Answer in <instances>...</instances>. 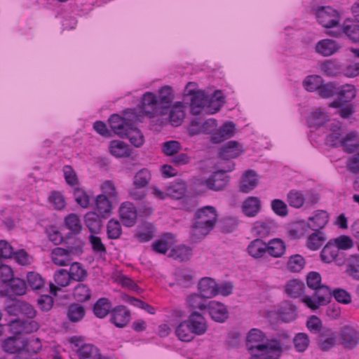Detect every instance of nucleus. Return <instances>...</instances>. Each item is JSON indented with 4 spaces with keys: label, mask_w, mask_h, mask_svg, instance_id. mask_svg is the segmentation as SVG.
<instances>
[{
    "label": "nucleus",
    "mask_w": 359,
    "mask_h": 359,
    "mask_svg": "<svg viewBox=\"0 0 359 359\" xmlns=\"http://www.w3.org/2000/svg\"><path fill=\"white\" fill-rule=\"evenodd\" d=\"M246 346L251 355H262L264 359H279L283 353V346L277 339H268L264 332L257 328L249 331Z\"/></svg>",
    "instance_id": "obj_1"
},
{
    "label": "nucleus",
    "mask_w": 359,
    "mask_h": 359,
    "mask_svg": "<svg viewBox=\"0 0 359 359\" xmlns=\"http://www.w3.org/2000/svg\"><path fill=\"white\" fill-rule=\"evenodd\" d=\"M194 219L191 230V238L197 242L204 238L214 229L218 219L217 211L213 206H204L196 211Z\"/></svg>",
    "instance_id": "obj_2"
},
{
    "label": "nucleus",
    "mask_w": 359,
    "mask_h": 359,
    "mask_svg": "<svg viewBox=\"0 0 359 359\" xmlns=\"http://www.w3.org/2000/svg\"><path fill=\"white\" fill-rule=\"evenodd\" d=\"M321 276L316 271H311L306 276V283L309 288L315 290L312 296H305L302 302L313 311L330 302V288L321 285Z\"/></svg>",
    "instance_id": "obj_3"
},
{
    "label": "nucleus",
    "mask_w": 359,
    "mask_h": 359,
    "mask_svg": "<svg viewBox=\"0 0 359 359\" xmlns=\"http://www.w3.org/2000/svg\"><path fill=\"white\" fill-rule=\"evenodd\" d=\"M124 116L122 118L118 114H113L109 118V123L111 130L121 137H123L124 133L131 122L136 123L140 121L139 116L136 114L135 109L127 110Z\"/></svg>",
    "instance_id": "obj_4"
},
{
    "label": "nucleus",
    "mask_w": 359,
    "mask_h": 359,
    "mask_svg": "<svg viewBox=\"0 0 359 359\" xmlns=\"http://www.w3.org/2000/svg\"><path fill=\"white\" fill-rule=\"evenodd\" d=\"M316 17L318 22L325 28L337 27L340 22L339 13L331 6H321L316 9Z\"/></svg>",
    "instance_id": "obj_5"
},
{
    "label": "nucleus",
    "mask_w": 359,
    "mask_h": 359,
    "mask_svg": "<svg viewBox=\"0 0 359 359\" xmlns=\"http://www.w3.org/2000/svg\"><path fill=\"white\" fill-rule=\"evenodd\" d=\"M320 258L325 263L329 264L334 262L338 266L344 264L347 259L345 252L339 250L331 241H329L323 248Z\"/></svg>",
    "instance_id": "obj_6"
},
{
    "label": "nucleus",
    "mask_w": 359,
    "mask_h": 359,
    "mask_svg": "<svg viewBox=\"0 0 359 359\" xmlns=\"http://www.w3.org/2000/svg\"><path fill=\"white\" fill-rule=\"evenodd\" d=\"M231 168L227 170H220L215 172L208 179L201 182V184L205 185L208 189L219 191L224 189L229 183V177L226 172L231 171Z\"/></svg>",
    "instance_id": "obj_7"
},
{
    "label": "nucleus",
    "mask_w": 359,
    "mask_h": 359,
    "mask_svg": "<svg viewBox=\"0 0 359 359\" xmlns=\"http://www.w3.org/2000/svg\"><path fill=\"white\" fill-rule=\"evenodd\" d=\"M142 104V112L149 117H154L166 113L162 111L157 95L153 93H146L143 95Z\"/></svg>",
    "instance_id": "obj_8"
},
{
    "label": "nucleus",
    "mask_w": 359,
    "mask_h": 359,
    "mask_svg": "<svg viewBox=\"0 0 359 359\" xmlns=\"http://www.w3.org/2000/svg\"><path fill=\"white\" fill-rule=\"evenodd\" d=\"M131 320V314L129 309L123 305L117 306L111 310L110 322L116 327H126Z\"/></svg>",
    "instance_id": "obj_9"
},
{
    "label": "nucleus",
    "mask_w": 359,
    "mask_h": 359,
    "mask_svg": "<svg viewBox=\"0 0 359 359\" xmlns=\"http://www.w3.org/2000/svg\"><path fill=\"white\" fill-rule=\"evenodd\" d=\"M341 44L335 40L325 39L320 40L315 46V50L324 57L331 56L340 50Z\"/></svg>",
    "instance_id": "obj_10"
},
{
    "label": "nucleus",
    "mask_w": 359,
    "mask_h": 359,
    "mask_svg": "<svg viewBox=\"0 0 359 359\" xmlns=\"http://www.w3.org/2000/svg\"><path fill=\"white\" fill-rule=\"evenodd\" d=\"M342 34L353 43H359V25L355 23H344L341 28L337 30H329L327 34L334 37H339Z\"/></svg>",
    "instance_id": "obj_11"
},
{
    "label": "nucleus",
    "mask_w": 359,
    "mask_h": 359,
    "mask_svg": "<svg viewBox=\"0 0 359 359\" xmlns=\"http://www.w3.org/2000/svg\"><path fill=\"white\" fill-rule=\"evenodd\" d=\"M337 94V99L332 102L329 104L330 107L334 108L343 107L344 104L351 102L355 98L356 95V90L354 86L346 84L341 86Z\"/></svg>",
    "instance_id": "obj_12"
},
{
    "label": "nucleus",
    "mask_w": 359,
    "mask_h": 359,
    "mask_svg": "<svg viewBox=\"0 0 359 359\" xmlns=\"http://www.w3.org/2000/svg\"><path fill=\"white\" fill-rule=\"evenodd\" d=\"M206 311L210 318L218 323H224L229 317L226 306L217 301H209Z\"/></svg>",
    "instance_id": "obj_13"
},
{
    "label": "nucleus",
    "mask_w": 359,
    "mask_h": 359,
    "mask_svg": "<svg viewBox=\"0 0 359 359\" xmlns=\"http://www.w3.org/2000/svg\"><path fill=\"white\" fill-rule=\"evenodd\" d=\"M337 337L336 332L324 327L318 336V344L323 351H327L335 346Z\"/></svg>",
    "instance_id": "obj_14"
},
{
    "label": "nucleus",
    "mask_w": 359,
    "mask_h": 359,
    "mask_svg": "<svg viewBox=\"0 0 359 359\" xmlns=\"http://www.w3.org/2000/svg\"><path fill=\"white\" fill-rule=\"evenodd\" d=\"M194 334L202 335L208 330L205 318L197 311H193L187 320Z\"/></svg>",
    "instance_id": "obj_15"
},
{
    "label": "nucleus",
    "mask_w": 359,
    "mask_h": 359,
    "mask_svg": "<svg viewBox=\"0 0 359 359\" xmlns=\"http://www.w3.org/2000/svg\"><path fill=\"white\" fill-rule=\"evenodd\" d=\"M318 201V198L316 195L312 196V199L306 201L304 194L295 189L290 191L287 196V201L289 205L294 208H302L305 203L313 204Z\"/></svg>",
    "instance_id": "obj_16"
},
{
    "label": "nucleus",
    "mask_w": 359,
    "mask_h": 359,
    "mask_svg": "<svg viewBox=\"0 0 359 359\" xmlns=\"http://www.w3.org/2000/svg\"><path fill=\"white\" fill-rule=\"evenodd\" d=\"M121 220L125 226H133L137 220V210L130 202L123 203L119 209Z\"/></svg>",
    "instance_id": "obj_17"
},
{
    "label": "nucleus",
    "mask_w": 359,
    "mask_h": 359,
    "mask_svg": "<svg viewBox=\"0 0 359 359\" xmlns=\"http://www.w3.org/2000/svg\"><path fill=\"white\" fill-rule=\"evenodd\" d=\"M236 133V125L232 121H228L224 123L217 131L211 136V140L213 143H220L226 139L232 137Z\"/></svg>",
    "instance_id": "obj_18"
},
{
    "label": "nucleus",
    "mask_w": 359,
    "mask_h": 359,
    "mask_svg": "<svg viewBox=\"0 0 359 359\" xmlns=\"http://www.w3.org/2000/svg\"><path fill=\"white\" fill-rule=\"evenodd\" d=\"M208 103L209 97L203 91L196 92L191 97V113L194 115H198L203 111L206 112L207 110L205 107Z\"/></svg>",
    "instance_id": "obj_19"
},
{
    "label": "nucleus",
    "mask_w": 359,
    "mask_h": 359,
    "mask_svg": "<svg viewBox=\"0 0 359 359\" xmlns=\"http://www.w3.org/2000/svg\"><path fill=\"white\" fill-rule=\"evenodd\" d=\"M247 252L255 259L265 258L267 256L266 243L260 238H256L249 243Z\"/></svg>",
    "instance_id": "obj_20"
},
{
    "label": "nucleus",
    "mask_w": 359,
    "mask_h": 359,
    "mask_svg": "<svg viewBox=\"0 0 359 359\" xmlns=\"http://www.w3.org/2000/svg\"><path fill=\"white\" fill-rule=\"evenodd\" d=\"M50 258L57 266H67L74 259L67 248L61 247H56L52 250Z\"/></svg>",
    "instance_id": "obj_21"
},
{
    "label": "nucleus",
    "mask_w": 359,
    "mask_h": 359,
    "mask_svg": "<svg viewBox=\"0 0 359 359\" xmlns=\"http://www.w3.org/2000/svg\"><path fill=\"white\" fill-rule=\"evenodd\" d=\"M359 136L356 131H349L343 135L341 147L344 151L352 154L359 149Z\"/></svg>",
    "instance_id": "obj_22"
},
{
    "label": "nucleus",
    "mask_w": 359,
    "mask_h": 359,
    "mask_svg": "<svg viewBox=\"0 0 359 359\" xmlns=\"http://www.w3.org/2000/svg\"><path fill=\"white\" fill-rule=\"evenodd\" d=\"M258 183L259 177L257 173L252 170H248L243 176L239 190L243 193H249L258 185Z\"/></svg>",
    "instance_id": "obj_23"
},
{
    "label": "nucleus",
    "mask_w": 359,
    "mask_h": 359,
    "mask_svg": "<svg viewBox=\"0 0 359 359\" xmlns=\"http://www.w3.org/2000/svg\"><path fill=\"white\" fill-rule=\"evenodd\" d=\"M157 95L160 107L163 111L168 109L175 99V93L171 86H164L158 90Z\"/></svg>",
    "instance_id": "obj_24"
},
{
    "label": "nucleus",
    "mask_w": 359,
    "mask_h": 359,
    "mask_svg": "<svg viewBox=\"0 0 359 359\" xmlns=\"http://www.w3.org/2000/svg\"><path fill=\"white\" fill-rule=\"evenodd\" d=\"M217 127V121L214 118H209L203 123L197 121H192L189 127V133L192 135H197L200 133H210Z\"/></svg>",
    "instance_id": "obj_25"
},
{
    "label": "nucleus",
    "mask_w": 359,
    "mask_h": 359,
    "mask_svg": "<svg viewBox=\"0 0 359 359\" xmlns=\"http://www.w3.org/2000/svg\"><path fill=\"white\" fill-rule=\"evenodd\" d=\"M262 203L258 197L249 196L242 204V211L247 217H255L261 210Z\"/></svg>",
    "instance_id": "obj_26"
},
{
    "label": "nucleus",
    "mask_w": 359,
    "mask_h": 359,
    "mask_svg": "<svg viewBox=\"0 0 359 359\" xmlns=\"http://www.w3.org/2000/svg\"><path fill=\"white\" fill-rule=\"evenodd\" d=\"M305 285L299 279H292L287 281L285 285L286 294L292 298H298L305 292Z\"/></svg>",
    "instance_id": "obj_27"
},
{
    "label": "nucleus",
    "mask_w": 359,
    "mask_h": 359,
    "mask_svg": "<svg viewBox=\"0 0 359 359\" xmlns=\"http://www.w3.org/2000/svg\"><path fill=\"white\" fill-rule=\"evenodd\" d=\"M198 287L200 293L206 298L209 299L217 294V285L212 278H201Z\"/></svg>",
    "instance_id": "obj_28"
},
{
    "label": "nucleus",
    "mask_w": 359,
    "mask_h": 359,
    "mask_svg": "<svg viewBox=\"0 0 359 359\" xmlns=\"http://www.w3.org/2000/svg\"><path fill=\"white\" fill-rule=\"evenodd\" d=\"M329 215L326 211L318 210L314 216L309 218L307 226L313 231H320L327 224Z\"/></svg>",
    "instance_id": "obj_29"
},
{
    "label": "nucleus",
    "mask_w": 359,
    "mask_h": 359,
    "mask_svg": "<svg viewBox=\"0 0 359 359\" xmlns=\"http://www.w3.org/2000/svg\"><path fill=\"white\" fill-rule=\"evenodd\" d=\"M243 149L241 145L236 141H229L220 150V156L224 159L234 158L240 156Z\"/></svg>",
    "instance_id": "obj_30"
},
{
    "label": "nucleus",
    "mask_w": 359,
    "mask_h": 359,
    "mask_svg": "<svg viewBox=\"0 0 359 359\" xmlns=\"http://www.w3.org/2000/svg\"><path fill=\"white\" fill-rule=\"evenodd\" d=\"M24 339L20 337H9L2 341V349L9 353H15L25 347Z\"/></svg>",
    "instance_id": "obj_31"
},
{
    "label": "nucleus",
    "mask_w": 359,
    "mask_h": 359,
    "mask_svg": "<svg viewBox=\"0 0 359 359\" xmlns=\"http://www.w3.org/2000/svg\"><path fill=\"white\" fill-rule=\"evenodd\" d=\"M267 255L278 258L282 257L286 251V245L280 238H273L266 243Z\"/></svg>",
    "instance_id": "obj_32"
},
{
    "label": "nucleus",
    "mask_w": 359,
    "mask_h": 359,
    "mask_svg": "<svg viewBox=\"0 0 359 359\" xmlns=\"http://www.w3.org/2000/svg\"><path fill=\"white\" fill-rule=\"evenodd\" d=\"M341 339L345 346L353 348L358 344L359 335L355 329L350 326H346L341 330Z\"/></svg>",
    "instance_id": "obj_33"
},
{
    "label": "nucleus",
    "mask_w": 359,
    "mask_h": 359,
    "mask_svg": "<svg viewBox=\"0 0 359 359\" xmlns=\"http://www.w3.org/2000/svg\"><path fill=\"white\" fill-rule=\"evenodd\" d=\"M208 299V298L203 297L201 293H194L188 297L187 304L189 308L194 311H196V310L206 311L209 302Z\"/></svg>",
    "instance_id": "obj_34"
},
{
    "label": "nucleus",
    "mask_w": 359,
    "mask_h": 359,
    "mask_svg": "<svg viewBox=\"0 0 359 359\" xmlns=\"http://www.w3.org/2000/svg\"><path fill=\"white\" fill-rule=\"evenodd\" d=\"M110 153L117 157H128L131 155L132 151L129 146L121 140H112L109 146Z\"/></svg>",
    "instance_id": "obj_35"
},
{
    "label": "nucleus",
    "mask_w": 359,
    "mask_h": 359,
    "mask_svg": "<svg viewBox=\"0 0 359 359\" xmlns=\"http://www.w3.org/2000/svg\"><path fill=\"white\" fill-rule=\"evenodd\" d=\"M133 122L130 123L124 133L123 137L128 138L135 147H140L144 142V135L137 127L133 126Z\"/></svg>",
    "instance_id": "obj_36"
},
{
    "label": "nucleus",
    "mask_w": 359,
    "mask_h": 359,
    "mask_svg": "<svg viewBox=\"0 0 359 359\" xmlns=\"http://www.w3.org/2000/svg\"><path fill=\"white\" fill-rule=\"evenodd\" d=\"M113 309L111 302L107 298L99 299L93 306V313L99 318H105Z\"/></svg>",
    "instance_id": "obj_37"
},
{
    "label": "nucleus",
    "mask_w": 359,
    "mask_h": 359,
    "mask_svg": "<svg viewBox=\"0 0 359 359\" xmlns=\"http://www.w3.org/2000/svg\"><path fill=\"white\" fill-rule=\"evenodd\" d=\"M84 222L91 234L100 233L102 226L100 215L89 212L85 215Z\"/></svg>",
    "instance_id": "obj_38"
},
{
    "label": "nucleus",
    "mask_w": 359,
    "mask_h": 359,
    "mask_svg": "<svg viewBox=\"0 0 359 359\" xmlns=\"http://www.w3.org/2000/svg\"><path fill=\"white\" fill-rule=\"evenodd\" d=\"M176 284L188 288L193 285V272L189 269H177L175 273Z\"/></svg>",
    "instance_id": "obj_39"
},
{
    "label": "nucleus",
    "mask_w": 359,
    "mask_h": 359,
    "mask_svg": "<svg viewBox=\"0 0 359 359\" xmlns=\"http://www.w3.org/2000/svg\"><path fill=\"white\" fill-rule=\"evenodd\" d=\"M85 314V307L79 304H72L67 307V316L72 323L80 321L84 318Z\"/></svg>",
    "instance_id": "obj_40"
},
{
    "label": "nucleus",
    "mask_w": 359,
    "mask_h": 359,
    "mask_svg": "<svg viewBox=\"0 0 359 359\" xmlns=\"http://www.w3.org/2000/svg\"><path fill=\"white\" fill-rule=\"evenodd\" d=\"M191 252L192 250L190 247L182 245L172 249L169 257L178 262H185L189 259Z\"/></svg>",
    "instance_id": "obj_41"
},
{
    "label": "nucleus",
    "mask_w": 359,
    "mask_h": 359,
    "mask_svg": "<svg viewBox=\"0 0 359 359\" xmlns=\"http://www.w3.org/2000/svg\"><path fill=\"white\" fill-rule=\"evenodd\" d=\"M96 210L100 216L105 217L108 216L111 211V203L108 197L104 194H100L97 196L95 200Z\"/></svg>",
    "instance_id": "obj_42"
},
{
    "label": "nucleus",
    "mask_w": 359,
    "mask_h": 359,
    "mask_svg": "<svg viewBox=\"0 0 359 359\" xmlns=\"http://www.w3.org/2000/svg\"><path fill=\"white\" fill-rule=\"evenodd\" d=\"M305 265L304 258L302 255L296 254L289 257L286 267L291 273H299L304 268Z\"/></svg>",
    "instance_id": "obj_43"
},
{
    "label": "nucleus",
    "mask_w": 359,
    "mask_h": 359,
    "mask_svg": "<svg viewBox=\"0 0 359 359\" xmlns=\"http://www.w3.org/2000/svg\"><path fill=\"white\" fill-rule=\"evenodd\" d=\"M151 180V172L147 168L137 171L133 179V185L146 188Z\"/></svg>",
    "instance_id": "obj_44"
},
{
    "label": "nucleus",
    "mask_w": 359,
    "mask_h": 359,
    "mask_svg": "<svg viewBox=\"0 0 359 359\" xmlns=\"http://www.w3.org/2000/svg\"><path fill=\"white\" fill-rule=\"evenodd\" d=\"M280 318L284 322L288 323L296 319L297 316V308L291 303L285 302L280 309Z\"/></svg>",
    "instance_id": "obj_45"
},
{
    "label": "nucleus",
    "mask_w": 359,
    "mask_h": 359,
    "mask_svg": "<svg viewBox=\"0 0 359 359\" xmlns=\"http://www.w3.org/2000/svg\"><path fill=\"white\" fill-rule=\"evenodd\" d=\"M185 116V112L181 103L175 104L169 113L170 121L172 126H179L182 124Z\"/></svg>",
    "instance_id": "obj_46"
},
{
    "label": "nucleus",
    "mask_w": 359,
    "mask_h": 359,
    "mask_svg": "<svg viewBox=\"0 0 359 359\" xmlns=\"http://www.w3.org/2000/svg\"><path fill=\"white\" fill-rule=\"evenodd\" d=\"M80 359H100L101 355L97 347L92 344H85L78 350Z\"/></svg>",
    "instance_id": "obj_47"
},
{
    "label": "nucleus",
    "mask_w": 359,
    "mask_h": 359,
    "mask_svg": "<svg viewBox=\"0 0 359 359\" xmlns=\"http://www.w3.org/2000/svg\"><path fill=\"white\" fill-rule=\"evenodd\" d=\"M326 241V236L324 232L321 231H314L307 239V247L312 250L319 249Z\"/></svg>",
    "instance_id": "obj_48"
},
{
    "label": "nucleus",
    "mask_w": 359,
    "mask_h": 359,
    "mask_svg": "<svg viewBox=\"0 0 359 359\" xmlns=\"http://www.w3.org/2000/svg\"><path fill=\"white\" fill-rule=\"evenodd\" d=\"M175 333L180 340L190 341L194 339V333L187 320L180 323L175 330Z\"/></svg>",
    "instance_id": "obj_49"
},
{
    "label": "nucleus",
    "mask_w": 359,
    "mask_h": 359,
    "mask_svg": "<svg viewBox=\"0 0 359 359\" xmlns=\"http://www.w3.org/2000/svg\"><path fill=\"white\" fill-rule=\"evenodd\" d=\"M73 296L78 302H86L91 297V291L86 284L79 283L74 289Z\"/></svg>",
    "instance_id": "obj_50"
},
{
    "label": "nucleus",
    "mask_w": 359,
    "mask_h": 359,
    "mask_svg": "<svg viewBox=\"0 0 359 359\" xmlns=\"http://www.w3.org/2000/svg\"><path fill=\"white\" fill-rule=\"evenodd\" d=\"M68 272L71 279L78 282L83 281L88 276L87 271L79 262L72 263Z\"/></svg>",
    "instance_id": "obj_51"
},
{
    "label": "nucleus",
    "mask_w": 359,
    "mask_h": 359,
    "mask_svg": "<svg viewBox=\"0 0 359 359\" xmlns=\"http://www.w3.org/2000/svg\"><path fill=\"white\" fill-rule=\"evenodd\" d=\"M320 69L321 72L328 76H334L341 73L340 65L332 60H327L323 62Z\"/></svg>",
    "instance_id": "obj_52"
},
{
    "label": "nucleus",
    "mask_w": 359,
    "mask_h": 359,
    "mask_svg": "<svg viewBox=\"0 0 359 359\" xmlns=\"http://www.w3.org/2000/svg\"><path fill=\"white\" fill-rule=\"evenodd\" d=\"M346 272L352 278L359 280V255H354L347 258Z\"/></svg>",
    "instance_id": "obj_53"
},
{
    "label": "nucleus",
    "mask_w": 359,
    "mask_h": 359,
    "mask_svg": "<svg viewBox=\"0 0 359 359\" xmlns=\"http://www.w3.org/2000/svg\"><path fill=\"white\" fill-rule=\"evenodd\" d=\"M166 190L168 196L174 199H180L185 194L187 186L183 182H177L168 187Z\"/></svg>",
    "instance_id": "obj_54"
},
{
    "label": "nucleus",
    "mask_w": 359,
    "mask_h": 359,
    "mask_svg": "<svg viewBox=\"0 0 359 359\" xmlns=\"http://www.w3.org/2000/svg\"><path fill=\"white\" fill-rule=\"evenodd\" d=\"M65 226L74 234H78L82 229L81 221L77 215L72 213L65 219Z\"/></svg>",
    "instance_id": "obj_55"
},
{
    "label": "nucleus",
    "mask_w": 359,
    "mask_h": 359,
    "mask_svg": "<svg viewBox=\"0 0 359 359\" xmlns=\"http://www.w3.org/2000/svg\"><path fill=\"white\" fill-rule=\"evenodd\" d=\"M84 242L79 238H69L67 242L66 248L73 257L81 255L83 252Z\"/></svg>",
    "instance_id": "obj_56"
},
{
    "label": "nucleus",
    "mask_w": 359,
    "mask_h": 359,
    "mask_svg": "<svg viewBox=\"0 0 359 359\" xmlns=\"http://www.w3.org/2000/svg\"><path fill=\"white\" fill-rule=\"evenodd\" d=\"M272 228V223L259 221L255 223L252 233L260 238H264L270 233Z\"/></svg>",
    "instance_id": "obj_57"
},
{
    "label": "nucleus",
    "mask_w": 359,
    "mask_h": 359,
    "mask_svg": "<svg viewBox=\"0 0 359 359\" xmlns=\"http://www.w3.org/2000/svg\"><path fill=\"white\" fill-rule=\"evenodd\" d=\"M324 82L323 78L318 75H310L306 77L303 81V86L307 91L313 92L318 90Z\"/></svg>",
    "instance_id": "obj_58"
},
{
    "label": "nucleus",
    "mask_w": 359,
    "mask_h": 359,
    "mask_svg": "<svg viewBox=\"0 0 359 359\" xmlns=\"http://www.w3.org/2000/svg\"><path fill=\"white\" fill-rule=\"evenodd\" d=\"M89 242L94 253L99 255L100 257L105 256L107 254V248L100 237L90 234L89 236Z\"/></svg>",
    "instance_id": "obj_59"
},
{
    "label": "nucleus",
    "mask_w": 359,
    "mask_h": 359,
    "mask_svg": "<svg viewBox=\"0 0 359 359\" xmlns=\"http://www.w3.org/2000/svg\"><path fill=\"white\" fill-rule=\"evenodd\" d=\"M8 292L15 295H23L27 291V285L25 280L20 278H13L9 283Z\"/></svg>",
    "instance_id": "obj_60"
},
{
    "label": "nucleus",
    "mask_w": 359,
    "mask_h": 359,
    "mask_svg": "<svg viewBox=\"0 0 359 359\" xmlns=\"http://www.w3.org/2000/svg\"><path fill=\"white\" fill-rule=\"evenodd\" d=\"M15 308L20 314L28 318H34L37 313L34 307L26 302H16Z\"/></svg>",
    "instance_id": "obj_61"
},
{
    "label": "nucleus",
    "mask_w": 359,
    "mask_h": 359,
    "mask_svg": "<svg viewBox=\"0 0 359 359\" xmlns=\"http://www.w3.org/2000/svg\"><path fill=\"white\" fill-rule=\"evenodd\" d=\"M327 121V114L320 109H317L309 116L308 122L310 126L320 127Z\"/></svg>",
    "instance_id": "obj_62"
},
{
    "label": "nucleus",
    "mask_w": 359,
    "mask_h": 359,
    "mask_svg": "<svg viewBox=\"0 0 359 359\" xmlns=\"http://www.w3.org/2000/svg\"><path fill=\"white\" fill-rule=\"evenodd\" d=\"M334 297L337 302L343 304H350L352 301L351 294L344 289L336 288L330 290V299Z\"/></svg>",
    "instance_id": "obj_63"
},
{
    "label": "nucleus",
    "mask_w": 359,
    "mask_h": 359,
    "mask_svg": "<svg viewBox=\"0 0 359 359\" xmlns=\"http://www.w3.org/2000/svg\"><path fill=\"white\" fill-rule=\"evenodd\" d=\"M107 233L109 239H117L122 233L120 222L114 219H110L107 225Z\"/></svg>",
    "instance_id": "obj_64"
}]
</instances>
